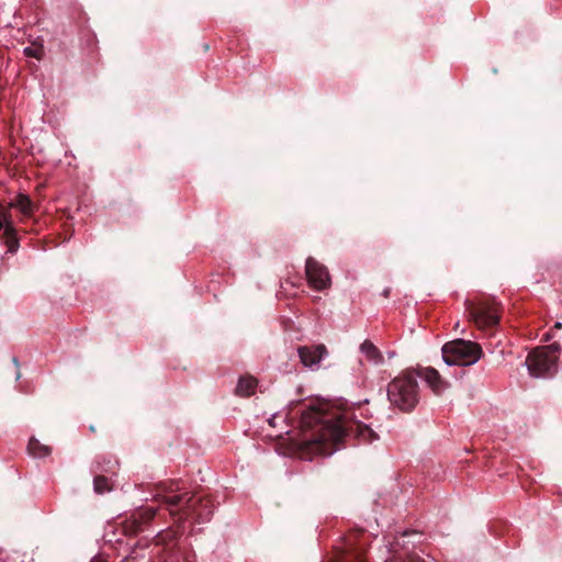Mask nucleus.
Instances as JSON below:
<instances>
[{"instance_id": "1", "label": "nucleus", "mask_w": 562, "mask_h": 562, "mask_svg": "<svg viewBox=\"0 0 562 562\" xmlns=\"http://www.w3.org/2000/svg\"><path fill=\"white\" fill-rule=\"evenodd\" d=\"M301 425L306 429H315L313 437L307 440L308 448L325 456L334 453L335 446L346 436H355L363 442L379 439L370 426L351 420L347 413L329 416L321 408L310 407L302 412Z\"/></svg>"}, {"instance_id": "2", "label": "nucleus", "mask_w": 562, "mask_h": 562, "mask_svg": "<svg viewBox=\"0 0 562 562\" xmlns=\"http://www.w3.org/2000/svg\"><path fill=\"white\" fill-rule=\"evenodd\" d=\"M162 497L170 514L172 516L180 514V519L194 518L198 522H204L213 514V506L210 499H196L189 495V493H179L178 488L167 492Z\"/></svg>"}, {"instance_id": "3", "label": "nucleus", "mask_w": 562, "mask_h": 562, "mask_svg": "<svg viewBox=\"0 0 562 562\" xmlns=\"http://www.w3.org/2000/svg\"><path fill=\"white\" fill-rule=\"evenodd\" d=\"M419 385L415 370H405L387 385V400L402 412H412L419 402Z\"/></svg>"}, {"instance_id": "4", "label": "nucleus", "mask_w": 562, "mask_h": 562, "mask_svg": "<svg viewBox=\"0 0 562 562\" xmlns=\"http://www.w3.org/2000/svg\"><path fill=\"white\" fill-rule=\"evenodd\" d=\"M442 359L449 367H468L476 363L482 357V348L479 344L456 339L443 345Z\"/></svg>"}, {"instance_id": "5", "label": "nucleus", "mask_w": 562, "mask_h": 562, "mask_svg": "<svg viewBox=\"0 0 562 562\" xmlns=\"http://www.w3.org/2000/svg\"><path fill=\"white\" fill-rule=\"evenodd\" d=\"M558 352L559 346L555 344L538 347L531 351L525 362L530 375L535 378L553 375L558 367Z\"/></svg>"}, {"instance_id": "6", "label": "nucleus", "mask_w": 562, "mask_h": 562, "mask_svg": "<svg viewBox=\"0 0 562 562\" xmlns=\"http://www.w3.org/2000/svg\"><path fill=\"white\" fill-rule=\"evenodd\" d=\"M467 312L469 313L470 319L479 328H487L494 326L498 322L497 308L493 304L477 303L467 301Z\"/></svg>"}, {"instance_id": "7", "label": "nucleus", "mask_w": 562, "mask_h": 562, "mask_svg": "<svg viewBox=\"0 0 562 562\" xmlns=\"http://www.w3.org/2000/svg\"><path fill=\"white\" fill-rule=\"evenodd\" d=\"M305 274L308 285L316 291H324L331 284L327 268L314 258L306 259Z\"/></svg>"}, {"instance_id": "8", "label": "nucleus", "mask_w": 562, "mask_h": 562, "mask_svg": "<svg viewBox=\"0 0 562 562\" xmlns=\"http://www.w3.org/2000/svg\"><path fill=\"white\" fill-rule=\"evenodd\" d=\"M297 352L302 364L311 370H318L321 362L328 356L324 345L300 347Z\"/></svg>"}, {"instance_id": "9", "label": "nucleus", "mask_w": 562, "mask_h": 562, "mask_svg": "<svg viewBox=\"0 0 562 562\" xmlns=\"http://www.w3.org/2000/svg\"><path fill=\"white\" fill-rule=\"evenodd\" d=\"M415 373L416 379L424 380L436 395L442 394L449 387V382L443 380L439 372L431 367L420 368Z\"/></svg>"}, {"instance_id": "10", "label": "nucleus", "mask_w": 562, "mask_h": 562, "mask_svg": "<svg viewBox=\"0 0 562 562\" xmlns=\"http://www.w3.org/2000/svg\"><path fill=\"white\" fill-rule=\"evenodd\" d=\"M3 229L8 237V250L14 252L18 248V241L14 238V227L9 220L8 212L0 207V231Z\"/></svg>"}, {"instance_id": "11", "label": "nucleus", "mask_w": 562, "mask_h": 562, "mask_svg": "<svg viewBox=\"0 0 562 562\" xmlns=\"http://www.w3.org/2000/svg\"><path fill=\"white\" fill-rule=\"evenodd\" d=\"M361 353L367 360L374 364H379L383 361V356L380 350L370 340H364L360 346Z\"/></svg>"}, {"instance_id": "12", "label": "nucleus", "mask_w": 562, "mask_h": 562, "mask_svg": "<svg viewBox=\"0 0 562 562\" xmlns=\"http://www.w3.org/2000/svg\"><path fill=\"white\" fill-rule=\"evenodd\" d=\"M257 389V380L252 376H241L236 385V394L239 396H250Z\"/></svg>"}, {"instance_id": "13", "label": "nucleus", "mask_w": 562, "mask_h": 562, "mask_svg": "<svg viewBox=\"0 0 562 562\" xmlns=\"http://www.w3.org/2000/svg\"><path fill=\"white\" fill-rule=\"evenodd\" d=\"M27 450L30 454L35 458H43L50 453V448L48 446L42 445L35 438L30 439Z\"/></svg>"}, {"instance_id": "14", "label": "nucleus", "mask_w": 562, "mask_h": 562, "mask_svg": "<svg viewBox=\"0 0 562 562\" xmlns=\"http://www.w3.org/2000/svg\"><path fill=\"white\" fill-rule=\"evenodd\" d=\"M12 205L18 207L23 215L27 216L31 215L34 210L33 202L31 201L29 195L25 194H19L14 203H12Z\"/></svg>"}, {"instance_id": "15", "label": "nucleus", "mask_w": 562, "mask_h": 562, "mask_svg": "<svg viewBox=\"0 0 562 562\" xmlns=\"http://www.w3.org/2000/svg\"><path fill=\"white\" fill-rule=\"evenodd\" d=\"M93 488L98 494H104L105 492L111 491V485L109 480L104 476L97 475L93 480Z\"/></svg>"}, {"instance_id": "16", "label": "nucleus", "mask_w": 562, "mask_h": 562, "mask_svg": "<svg viewBox=\"0 0 562 562\" xmlns=\"http://www.w3.org/2000/svg\"><path fill=\"white\" fill-rule=\"evenodd\" d=\"M23 53L27 57H34L36 59H41L44 55V48L42 45H32L24 47Z\"/></svg>"}, {"instance_id": "17", "label": "nucleus", "mask_w": 562, "mask_h": 562, "mask_svg": "<svg viewBox=\"0 0 562 562\" xmlns=\"http://www.w3.org/2000/svg\"><path fill=\"white\" fill-rule=\"evenodd\" d=\"M279 415L278 414H274L271 416V418L268 419L269 424L272 426V427H276L277 426V419H278Z\"/></svg>"}, {"instance_id": "18", "label": "nucleus", "mask_w": 562, "mask_h": 562, "mask_svg": "<svg viewBox=\"0 0 562 562\" xmlns=\"http://www.w3.org/2000/svg\"><path fill=\"white\" fill-rule=\"evenodd\" d=\"M555 328H562V323L561 322H557L555 325H554Z\"/></svg>"}]
</instances>
